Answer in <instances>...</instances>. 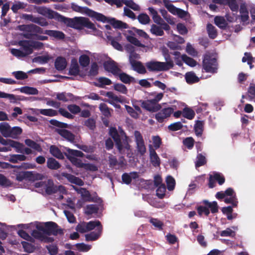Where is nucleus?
I'll use <instances>...</instances> for the list:
<instances>
[{"label": "nucleus", "instance_id": "f257e3e1", "mask_svg": "<svg viewBox=\"0 0 255 255\" xmlns=\"http://www.w3.org/2000/svg\"><path fill=\"white\" fill-rule=\"evenodd\" d=\"M58 20L63 22L67 26L76 29L81 30L84 27L91 29L93 31L97 30L95 24L89 18L84 17H75L70 18L63 15H59Z\"/></svg>", "mask_w": 255, "mask_h": 255}, {"label": "nucleus", "instance_id": "f03ea898", "mask_svg": "<svg viewBox=\"0 0 255 255\" xmlns=\"http://www.w3.org/2000/svg\"><path fill=\"white\" fill-rule=\"evenodd\" d=\"M166 62L151 61L145 63V66L149 71H164L171 69L174 66V63L170 59L169 55L165 56Z\"/></svg>", "mask_w": 255, "mask_h": 255}, {"label": "nucleus", "instance_id": "8fccbe9b", "mask_svg": "<svg viewBox=\"0 0 255 255\" xmlns=\"http://www.w3.org/2000/svg\"><path fill=\"white\" fill-rule=\"evenodd\" d=\"M196 209L199 216L205 214L206 216H208L210 214V210L206 205L199 206L197 207Z\"/></svg>", "mask_w": 255, "mask_h": 255}, {"label": "nucleus", "instance_id": "b1692460", "mask_svg": "<svg viewBox=\"0 0 255 255\" xmlns=\"http://www.w3.org/2000/svg\"><path fill=\"white\" fill-rule=\"evenodd\" d=\"M202 203L204 205H206L208 208L210 209L211 212L213 214L217 213L219 211V206L216 201L209 202L207 200H204Z\"/></svg>", "mask_w": 255, "mask_h": 255}, {"label": "nucleus", "instance_id": "603ef678", "mask_svg": "<svg viewBox=\"0 0 255 255\" xmlns=\"http://www.w3.org/2000/svg\"><path fill=\"white\" fill-rule=\"evenodd\" d=\"M171 113H157L155 116V118L159 123H162L164 119L169 117Z\"/></svg>", "mask_w": 255, "mask_h": 255}, {"label": "nucleus", "instance_id": "4468645a", "mask_svg": "<svg viewBox=\"0 0 255 255\" xmlns=\"http://www.w3.org/2000/svg\"><path fill=\"white\" fill-rule=\"evenodd\" d=\"M130 63L132 69L140 74H144L146 73V70L142 63L135 60H130Z\"/></svg>", "mask_w": 255, "mask_h": 255}, {"label": "nucleus", "instance_id": "7c9ffc66", "mask_svg": "<svg viewBox=\"0 0 255 255\" xmlns=\"http://www.w3.org/2000/svg\"><path fill=\"white\" fill-rule=\"evenodd\" d=\"M56 98L59 101L68 102L74 99V95L70 93H66L65 92H62L58 93L56 95Z\"/></svg>", "mask_w": 255, "mask_h": 255}, {"label": "nucleus", "instance_id": "bb28decb", "mask_svg": "<svg viewBox=\"0 0 255 255\" xmlns=\"http://www.w3.org/2000/svg\"><path fill=\"white\" fill-rule=\"evenodd\" d=\"M32 41L22 40L19 42V45L23 47L26 54H29L32 53Z\"/></svg>", "mask_w": 255, "mask_h": 255}, {"label": "nucleus", "instance_id": "ea45409f", "mask_svg": "<svg viewBox=\"0 0 255 255\" xmlns=\"http://www.w3.org/2000/svg\"><path fill=\"white\" fill-rule=\"evenodd\" d=\"M99 84H96L95 85L100 88H104L106 85H110L112 84L111 80L106 77H102L98 79Z\"/></svg>", "mask_w": 255, "mask_h": 255}, {"label": "nucleus", "instance_id": "052dcab7", "mask_svg": "<svg viewBox=\"0 0 255 255\" xmlns=\"http://www.w3.org/2000/svg\"><path fill=\"white\" fill-rule=\"evenodd\" d=\"M213 178L215 179L220 185H223L225 182V177L221 173L216 172L213 175Z\"/></svg>", "mask_w": 255, "mask_h": 255}, {"label": "nucleus", "instance_id": "2f4dec72", "mask_svg": "<svg viewBox=\"0 0 255 255\" xmlns=\"http://www.w3.org/2000/svg\"><path fill=\"white\" fill-rule=\"evenodd\" d=\"M214 23L217 26L222 29H225L228 24L224 17L220 16H216L214 18Z\"/></svg>", "mask_w": 255, "mask_h": 255}, {"label": "nucleus", "instance_id": "bf43d9fd", "mask_svg": "<svg viewBox=\"0 0 255 255\" xmlns=\"http://www.w3.org/2000/svg\"><path fill=\"white\" fill-rule=\"evenodd\" d=\"M49 59L48 56H39L33 58V62L43 64L47 63Z\"/></svg>", "mask_w": 255, "mask_h": 255}, {"label": "nucleus", "instance_id": "f704fd0d", "mask_svg": "<svg viewBox=\"0 0 255 255\" xmlns=\"http://www.w3.org/2000/svg\"><path fill=\"white\" fill-rule=\"evenodd\" d=\"M25 143L28 146L36 150L37 151L41 152L42 151V148L40 144L30 139H25Z\"/></svg>", "mask_w": 255, "mask_h": 255}, {"label": "nucleus", "instance_id": "a19ab883", "mask_svg": "<svg viewBox=\"0 0 255 255\" xmlns=\"http://www.w3.org/2000/svg\"><path fill=\"white\" fill-rule=\"evenodd\" d=\"M151 32L156 36H162L164 35V31L161 26L155 24H152L150 29Z\"/></svg>", "mask_w": 255, "mask_h": 255}, {"label": "nucleus", "instance_id": "a878e982", "mask_svg": "<svg viewBox=\"0 0 255 255\" xmlns=\"http://www.w3.org/2000/svg\"><path fill=\"white\" fill-rule=\"evenodd\" d=\"M150 160L152 165L154 167H158L160 164V160L154 149L150 151Z\"/></svg>", "mask_w": 255, "mask_h": 255}, {"label": "nucleus", "instance_id": "c756f323", "mask_svg": "<svg viewBox=\"0 0 255 255\" xmlns=\"http://www.w3.org/2000/svg\"><path fill=\"white\" fill-rule=\"evenodd\" d=\"M118 75L119 77L120 80L125 84H129L131 82H135V80L134 78L129 76L124 72H120Z\"/></svg>", "mask_w": 255, "mask_h": 255}, {"label": "nucleus", "instance_id": "f3484780", "mask_svg": "<svg viewBox=\"0 0 255 255\" xmlns=\"http://www.w3.org/2000/svg\"><path fill=\"white\" fill-rule=\"evenodd\" d=\"M67 62L65 58L62 56L57 57L54 62L55 69L59 71L64 70L67 67Z\"/></svg>", "mask_w": 255, "mask_h": 255}, {"label": "nucleus", "instance_id": "6ab92c4d", "mask_svg": "<svg viewBox=\"0 0 255 255\" xmlns=\"http://www.w3.org/2000/svg\"><path fill=\"white\" fill-rule=\"evenodd\" d=\"M103 231V227H100L98 230H95L89 234L85 235V239L87 242L96 241L101 236Z\"/></svg>", "mask_w": 255, "mask_h": 255}, {"label": "nucleus", "instance_id": "cd10ccee", "mask_svg": "<svg viewBox=\"0 0 255 255\" xmlns=\"http://www.w3.org/2000/svg\"><path fill=\"white\" fill-rule=\"evenodd\" d=\"M50 153L56 158L59 159H63L64 157L60 149L55 145H51L49 148Z\"/></svg>", "mask_w": 255, "mask_h": 255}, {"label": "nucleus", "instance_id": "473e14b6", "mask_svg": "<svg viewBox=\"0 0 255 255\" xmlns=\"http://www.w3.org/2000/svg\"><path fill=\"white\" fill-rule=\"evenodd\" d=\"M103 227L101 222L99 220L91 221L87 223V232L91 231L96 228V230H98L99 228Z\"/></svg>", "mask_w": 255, "mask_h": 255}, {"label": "nucleus", "instance_id": "9d476101", "mask_svg": "<svg viewBox=\"0 0 255 255\" xmlns=\"http://www.w3.org/2000/svg\"><path fill=\"white\" fill-rule=\"evenodd\" d=\"M60 176L65 177L71 183L74 184L78 186H83L84 185V182L81 179L76 177L71 174L62 172L60 175H57L56 176V177L59 179L60 178Z\"/></svg>", "mask_w": 255, "mask_h": 255}, {"label": "nucleus", "instance_id": "20e7f679", "mask_svg": "<svg viewBox=\"0 0 255 255\" xmlns=\"http://www.w3.org/2000/svg\"><path fill=\"white\" fill-rule=\"evenodd\" d=\"M163 97V94L159 93L157 94L152 99L145 101H140V106L148 112H158L161 109V106L158 102Z\"/></svg>", "mask_w": 255, "mask_h": 255}, {"label": "nucleus", "instance_id": "4d7b16f0", "mask_svg": "<svg viewBox=\"0 0 255 255\" xmlns=\"http://www.w3.org/2000/svg\"><path fill=\"white\" fill-rule=\"evenodd\" d=\"M182 128L181 122H176L169 125L168 129L170 131H175L181 129Z\"/></svg>", "mask_w": 255, "mask_h": 255}, {"label": "nucleus", "instance_id": "9b49d317", "mask_svg": "<svg viewBox=\"0 0 255 255\" xmlns=\"http://www.w3.org/2000/svg\"><path fill=\"white\" fill-rule=\"evenodd\" d=\"M105 20L101 21L104 23L108 22L111 24L114 28L119 29H127L128 27V25L122 21L117 20L115 18H109L105 16Z\"/></svg>", "mask_w": 255, "mask_h": 255}, {"label": "nucleus", "instance_id": "5701e85b", "mask_svg": "<svg viewBox=\"0 0 255 255\" xmlns=\"http://www.w3.org/2000/svg\"><path fill=\"white\" fill-rule=\"evenodd\" d=\"M185 78L188 84H192L199 81V78L192 71L187 72L185 74Z\"/></svg>", "mask_w": 255, "mask_h": 255}, {"label": "nucleus", "instance_id": "0eeeda50", "mask_svg": "<svg viewBox=\"0 0 255 255\" xmlns=\"http://www.w3.org/2000/svg\"><path fill=\"white\" fill-rule=\"evenodd\" d=\"M46 231L45 234L48 236L53 235L57 236L58 235H63V230L59 228L58 225L53 222H45Z\"/></svg>", "mask_w": 255, "mask_h": 255}, {"label": "nucleus", "instance_id": "39448f33", "mask_svg": "<svg viewBox=\"0 0 255 255\" xmlns=\"http://www.w3.org/2000/svg\"><path fill=\"white\" fill-rule=\"evenodd\" d=\"M202 67L206 72L216 73L218 69L217 59L213 57L210 54H205L203 59Z\"/></svg>", "mask_w": 255, "mask_h": 255}, {"label": "nucleus", "instance_id": "a18cd8bd", "mask_svg": "<svg viewBox=\"0 0 255 255\" xmlns=\"http://www.w3.org/2000/svg\"><path fill=\"white\" fill-rule=\"evenodd\" d=\"M197 160L195 162V166L196 167H199L205 165L206 162V159L205 156L201 153H199L197 155Z\"/></svg>", "mask_w": 255, "mask_h": 255}, {"label": "nucleus", "instance_id": "0e129e2a", "mask_svg": "<svg viewBox=\"0 0 255 255\" xmlns=\"http://www.w3.org/2000/svg\"><path fill=\"white\" fill-rule=\"evenodd\" d=\"M64 213L69 223H74L76 222V218L71 212L68 210H64Z\"/></svg>", "mask_w": 255, "mask_h": 255}, {"label": "nucleus", "instance_id": "338daca9", "mask_svg": "<svg viewBox=\"0 0 255 255\" xmlns=\"http://www.w3.org/2000/svg\"><path fill=\"white\" fill-rule=\"evenodd\" d=\"M46 248L50 255H56L58 253V249L56 245H49L46 246Z\"/></svg>", "mask_w": 255, "mask_h": 255}, {"label": "nucleus", "instance_id": "ddd939ff", "mask_svg": "<svg viewBox=\"0 0 255 255\" xmlns=\"http://www.w3.org/2000/svg\"><path fill=\"white\" fill-rule=\"evenodd\" d=\"M45 190L46 193L48 195H51L52 194L56 193L60 188H63L64 187L62 185L56 186L55 185L53 180L49 179L47 181V183L45 185Z\"/></svg>", "mask_w": 255, "mask_h": 255}, {"label": "nucleus", "instance_id": "e433bc0d", "mask_svg": "<svg viewBox=\"0 0 255 255\" xmlns=\"http://www.w3.org/2000/svg\"><path fill=\"white\" fill-rule=\"evenodd\" d=\"M66 156L70 162L77 167L82 168L85 166V164L83 163L81 159L71 155Z\"/></svg>", "mask_w": 255, "mask_h": 255}, {"label": "nucleus", "instance_id": "412c9836", "mask_svg": "<svg viewBox=\"0 0 255 255\" xmlns=\"http://www.w3.org/2000/svg\"><path fill=\"white\" fill-rule=\"evenodd\" d=\"M0 132L5 137L11 136L12 133L10 127L6 123H2L0 124Z\"/></svg>", "mask_w": 255, "mask_h": 255}, {"label": "nucleus", "instance_id": "69168bd1", "mask_svg": "<svg viewBox=\"0 0 255 255\" xmlns=\"http://www.w3.org/2000/svg\"><path fill=\"white\" fill-rule=\"evenodd\" d=\"M18 235L22 238L31 242H34V239L25 231L23 230H19L18 232Z\"/></svg>", "mask_w": 255, "mask_h": 255}, {"label": "nucleus", "instance_id": "4be33fe9", "mask_svg": "<svg viewBox=\"0 0 255 255\" xmlns=\"http://www.w3.org/2000/svg\"><path fill=\"white\" fill-rule=\"evenodd\" d=\"M80 72L79 67L75 59L72 60L68 74L71 76H77Z\"/></svg>", "mask_w": 255, "mask_h": 255}, {"label": "nucleus", "instance_id": "5fc2aeb1", "mask_svg": "<svg viewBox=\"0 0 255 255\" xmlns=\"http://www.w3.org/2000/svg\"><path fill=\"white\" fill-rule=\"evenodd\" d=\"M112 137L114 140V141L116 143V145L118 149L119 150V151L120 152H121V151L122 150V149L123 148V144H122V143L121 141V137H120V136L119 133H118L117 134L113 136Z\"/></svg>", "mask_w": 255, "mask_h": 255}, {"label": "nucleus", "instance_id": "774afa93", "mask_svg": "<svg viewBox=\"0 0 255 255\" xmlns=\"http://www.w3.org/2000/svg\"><path fill=\"white\" fill-rule=\"evenodd\" d=\"M186 50L189 55L193 57H196L198 55L196 50L190 43L187 44Z\"/></svg>", "mask_w": 255, "mask_h": 255}, {"label": "nucleus", "instance_id": "37998d69", "mask_svg": "<svg viewBox=\"0 0 255 255\" xmlns=\"http://www.w3.org/2000/svg\"><path fill=\"white\" fill-rule=\"evenodd\" d=\"M67 154L65 153L66 156H72L73 157H83L84 154L81 151L78 150L71 149L68 148L66 149Z\"/></svg>", "mask_w": 255, "mask_h": 255}, {"label": "nucleus", "instance_id": "6e6552de", "mask_svg": "<svg viewBox=\"0 0 255 255\" xmlns=\"http://www.w3.org/2000/svg\"><path fill=\"white\" fill-rule=\"evenodd\" d=\"M103 66L106 71L111 72L116 76H117L121 72V69L118 66L117 63L113 60L105 61Z\"/></svg>", "mask_w": 255, "mask_h": 255}, {"label": "nucleus", "instance_id": "aec40b11", "mask_svg": "<svg viewBox=\"0 0 255 255\" xmlns=\"http://www.w3.org/2000/svg\"><path fill=\"white\" fill-rule=\"evenodd\" d=\"M50 37H53L58 40L64 39L65 37V34L60 31L54 30H45L44 33Z\"/></svg>", "mask_w": 255, "mask_h": 255}, {"label": "nucleus", "instance_id": "423d86ee", "mask_svg": "<svg viewBox=\"0 0 255 255\" xmlns=\"http://www.w3.org/2000/svg\"><path fill=\"white\" fill-rule=\"evenodd\" d=\"M72 9L76 12L84 13L87 16L95 18L97 21H104L106 17L102 13L96 12L87 7H81L75 3H71Z\"/></svg>", "mask_w": 255, "mask_h": 255}, {"label": "nucleus", "instance_id": "49530a36", "mask_svg": "<svg viewBox=\"0 0 255 255\" xmlns=\"http://www.w3.org/2000/svg\"><path fill=\"white\" fill-rule=\"evenodd\" d=\"M156 195L159 199H163L165 195L166 187L165 184L160 185L157 187Z\"/></svg>", "mask_w": 255, "mask_h": 255}, {"label": "nucleus", "instance_id": "2eb2a0df", "mask_svg": "<svg viewBox=\"0 0 255 255\" xmlns=\"http://www.w3.org/2000/svg\"><path fill=\"white\" fill-rule=\"evenodd\" d=\"M57 132L68 141L73 142L75 135L69 130L66 129H57Z\"/></svg>", "mask_w": 255, "mask_h": 255}, {"label": "nucleus", "instance_id": "72a5a7b5", "mask_svg": "<svg viewBox=\"0 0 255 255\" xmlns=\"http://www.w3.org/2000/svg\"><path fill=\"white\" fill-rule=\"evenodd\" d=\"M207 30L209 37L211 39H215L217 36V29L211 23L207 25Z\"/></svg>", "mask_w": 255, "mask_h": 255}, {"label": "nucleus", "instance_id": "c85d7f7f", "mask_svg": "<svg viewBox=\"0 0 255 255\" xmlns=\"http://www.w3.org/2000/svg\"><path fill=\"white\" fill-rule=\"evenodd\" d=\"M17 90L20 91L21 93L28 95H35L38 94V91L36 88L29 86H24L20 88L17 89Z\"/></svg>", "mask_w": 255, "mask_h": 255}, {"label": "nucleus", "instance_id": "de8ad7c7", "mask_svg": "<svg viewBox=\"0 0 255 255\" xmlns=\"http://www.w3.org/2000/svg\"><path fill=\"white\" fill-rule=\"evenodd\" d=\"M122 2L134 10H139V6L132 0H122Z\"/></svg>", "mask_w": 255, "mask_h": 255}, {"label": "nucleus", "instance_id": "79ce46f5", "mask_svg": "<svg viewBox=\"0 0 255 255\" xmlns=\"http://www.w3.org/2000/svg\"><path fill=\"white\" fill-rule=\"evenodd\" d=\"M203 124L202 121H197L194 126V131L197 136H201L203 133Z\"/></svg>", "mask_w": 255, "mask_h": 255}, {"label": "nucleus", "instance_id": "dca6fc26", "mask_svg": "<svg viewBox=\"0 0 255 255\" xmlns=\"http://www.w3.org/2000/svg\"><path fill=\"white\" fill-rule=\"evenodd\" d=\"M22 178L30 181L41 180L43 175L40 173L32 171H24L22 172Z\"/></svg>", "mask_w": 255, "mask_h": 255}, {"label": "nucleus", "instance_id": "09e8293b", "mask_svg": "<svg viewBox=\"0 0 255 255\" xmlns=\"http://www.w3.org/2000/svg\"><path fill=\"white\" fill-rule=\"evenodd\" d=\"M138 21L142 24H146L150 21L149 16L144 13L139 14L137 16Z\"/></svg>", "mask_w": 255, "mask_h": 255}, {"label": "nucleus", "instance_id": "58836bf2", "mask_svg": "<svg viewBox=\"0 0 255 255\" xmlns=\"http://www.w3.org/2000/svg\"><path fill=\"white\" fill-rule=\"evenodd\" d=\"M181 58L184 62L190 67H195L197 64L196 60L192 58L187 56L186 54L182 55L181 56Z\"/></svg>", "mask_w": 255, "mask_h": 255}, {"label": "nucleus", "instance_id": "f8f14e48", "mask_svg": "<svg viewBox=\"0 0 255 255\" xmlns=\"http://www.w3.org/2000/svg\"><path fill=\"white\" fill-rule=\"evenodd\" d=\"M34 9L37 12L43 16H46L50 19L54 18V13L58 14L57 12H54L52 10L45 7V6H35Z\"/></svg>", "mask_w": 255, "mask_h": 255}, {"label": "nucleus", "instance_id": "c03bdc74", "mask_svg": "<svg viewBox=\"0 0 255 255\" xmlns=\"http://www.w3.org/2000/svg\"><path fill=\"white\" fill-rule=\"evenodd\" d=\"M79 62L81 66L86 67L89 65L90 59L88 55L83 54L80 56Z\"/></svg>", "mask_w": 255, "mask_h": 255}, {"label": "nucleus", "instance_id": "c9c22d12", "mask_svg": "<svg viewBox=\"0 0 255 255\" xmlns=\"http://www.w3.org/2000/svg\"><path fill=\"white\" fill-rule=\"evenodd\" d=\"M99 207L97 205L91 204L88 205L86 207L85 214L87 215L97 214L99 211Z\"/></svg>", "mask_w": 255, "mask_h": 255}, {"label": "nucleus", "instance_id": "6e6d98bb", "mask_svg": "<svg viewBox=\"0 0 255 255\" xmlns=\"http://www.w3.org/2000/svg\"><path fill=\"white\" fill-rule=\"evenodd\" d=\"M194 139L192 137H188L185 138L183 141V144L189 149H192L194 144Z\"/></svg>", "mask_w": 255, "mask_h": 255}, {"label": "nucleus", "instance_id": "e2e57ef3", "mask_svg": "<svg viewBox=\"0 0 255 255\" xmlns=\"http://www.w3.org/2000/svg\"><path fill=\"white\" fill-rule=\"evenodd\" d=\"M114 89L123 94H126L128 89L125 85L123 84H116L114 86Z\"/></svg>", "mask_w": 255, "mask_h": 255}, {"label": "nucleus", "instance_id": "680f3d73", "mask_svg": "<svg viewBox=\"0 0 255 255\" xmlns=\"http://www.w3.org/2000/svg\"><path fill=\"white\" fill-rule=\"evenodd\" d=\"M98 74V66L96 62H93L91 64V68L89 72V75L91 76H95Z\"/></svg>", "mask_w": 255, "mask_h": 255}, {"label": "nucleus", "instance_id": "4c0bfd02", "mask_svg": "<svg viewBox=\"0 0 255 255\" xmlns=\"http://www.w3.org/2000/svg\"><path fill=\"white\" fill-rule=\"evenodd\" d=\"M166 183L167 188L169 191H172L174 189L175 186V180L171 175H168L166 178Z\"/></svg>", "mask_w": 255, "mask_h": 255}, {"label": "nucleus", "instance_id": "393cba45", "mask_svg": "<svg viewBox=\"0 0 255 255\" xmlns=\"http://www.w3.org/2000/svg\"><path fill=\"white\" fill-rule=\"evenodd\" d=\"M60 163L53 157H49L47 160V167L51 170H57L61 167Z\"/></svg>", "mask_w": 255, "mask_h": 255}, {"label": "nucleus", "instance_id": "3c124183", "mask_svg": "<svg viewBox=\"0 0 255 255\" xmlns=\"http://www.w3.org/2000/svg\"><path fill=\"white\" fill-rule=\"evenodd\" d=\"M149 222L156 229L159 230H162L163 226V223L156 218H151L149 220Z\"/></svg>", "mask_w": 255, "mask_h": 255}, {"label": "nucleus", "instance_id": "a211bd4d", "mask_svg": "<svg viewBox=\"0 0 255 255\" xmlns=\"http://www.w3.org/2000/svg\"><path fill=\"white\" fill-rule=\"evenodd\" d=\"M138 177V173L137 172H131L129 173H124L122 176V179L124 183L128 185L130 184L132 179H136Z\"/></svg>", "mask_w": 255, "mask_h": 255}, {"label": "nucleus", "instance_id": "1a4fd4ad", "mask_svg": "<svg viewBox=\"0 0 255 255\" xmlns=\"http://www.w3.org/2000/svg\"><path fill=\"white\" fill-rule=\"evenodd\" d=\"M134 136L137 150L140 155H143L146 152V147L143 137L140 132L137 130L134 131Z\"/></svg>", "mask_w": 255, "mask_h": 255}, {"label": "nucleus", "instance_id": "864d4df0", "mask_svg": "<svg viewBox=\"0 0 255 255\" xmlns=\"http://www.w3.org/2000/svg\"><path fill=\"white\" fill-rule=\"evenodd\" d=\"M21 244L24 249V250L29 253H31L34 252L35 247L31 244L25 241H22Z\"/></svg>", "mask_w": 255, "mask_h": 255}, {"label": "nucleus", "instance_id": "13d9d810", "mask_svg": "<svg viewBox=\"0 0 255 255\" xmlns=\"http://www.w3.org/2000/svg\"><path fill=\"white\" fill-rule=\"evenodd\" d=\"M87 222H82L79 223L76 227V230L80 233H85L87 232Z\"/></svg>", "mask_w": 255, "mask_h": 255}, {"label": "nucleus", "instance_id": "7ed1b4c3", "mask_svg": "<svg viewBox=\"0 0 255 255\" xmlns=\"http://www.w3.org/2000/svg\"><path fill=\"white\" fill-rule=\"evenodd\" d=\"M17 28L23 31V36L29 39H35L38 34L44 33L42 28L34 24L20 25Z\"/></svg>", "mask_w": 255, "mask_h": 255}]
</instances>
